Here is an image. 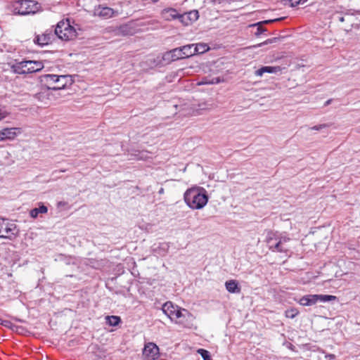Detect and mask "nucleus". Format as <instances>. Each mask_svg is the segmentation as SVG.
Masks as SVG:
<instances>
[{"label": "nucleus", "mask_w": 360, "mask_h": 360, "mask_svg": "<svg viewBox=\"0 0 360 360\" xmlns=\"http://www.w3.org/2000/svg\"><path fill=\"white\" fill-rule=\"evenodd\" d=\"M209 46L205 44H198L194 47L193 46V50L194 51V55L196 53H203L209 50Z\"/></svg>", "instance_id": "obj_23"}, {"label": "nucleus", "mask_w": 360, "mask_h": 360, "mask_svg": "<svg viewBox=\"0 0 360 360\" xmlns=\"http://www.w3.org/2000/svg\"><path fill=\"white\" fill-rule=\"evenodd\" d=\"M277 240H278V237H277L276 232H274V231H271V230L267 231V234H266L265 242L268 245L269 249H270V245H273L274 244L273 243V241L274 240L276 241Z\"/></svg>", "instance_id": "obj_20"}, {"label": "nucleus", "mask_w": 360, "mask_h": 360, "mask_svg": "<svg viewBox=\"0 0 360 360\" xmlns=\"http://www.w3.org/2000/svg\"><path fill=\"white\" fill-rule=\"evenodd\" d=\"M53 37V34H52V31L46 30L43 34L36 36V37L34 39V41L37 44L43 46L45 45H48L49 43H51Z\"/></svg>", "instance_id": "obj_14"}, {"label": "nucleus", "mask_w": 360, "mask_h": 360, "mask_svg": "<svg viewBox=\"0 0 360 360\" xmlns=\"http://www.w3.org/2000/svg\"><path fill=\"white\" fill-rule=\"evenodd\" d=\"M162 311L166 314L172 321L175 319L176 317H179L182 309L176 305H174L171 302H165L162 307Z\"/></svg>", "instance_id": "obj_10"}, {"label": "nucleus", "mask_w": 360, "mask_h": 360, "mask_svg": "<svg viewBox=\"0 0 360 360\" xmlns=\"http://www.w3.org/2000/svg\"><path fill=\"white\" fill-rule=\"evenodd\" d=\"M299 304L303 306H310L317 302V295H304L299 300Z\"/></svg>", "instance_id": "obj_17"}, {"label": "nucleus", "mask_w": 360, "mask_h": 360, "mask_svg": "<svg viewBox=\"0 0 360 360\" xmlns=\"http://www.w3.org/2000/svg\"><path fill=\"white\" fill-rule=\"evenodd\" d=\"M198 18V11L193 10L184 14H179V20L184 26H188L195 22Z\"/></svg>", "instance_id": "obj_11"}, {"label": "nucleus", "mask_w": 360, "mask_h": 360, "mask_svg": "<svg viewBox=\"0 0 360 360\" xmlns=\"http://www.w3.org/2000/svg\"><path fill=\"white\" fill-rule=\"evenodd\" d=\"M330 125L328 124H319V125H316V126H314L311 128V129L312 130H316V131H319V130H321L322 129H324V128H326V127H328Z\"/></svg>", "instance_id": "obj_30"}, {"label": "nucleus", "mask_w": 360, "mask_h": 360, "mask_svg": "<svg viewBox=\"0 0 360 360\" xmlns=\"http://www.w3.org/2000/svg\"><path fill=\"white\" fill-rule=\"evenodd\" d=\"M299 314V311L296 308H290L285 311V316L289 319L295 318Z\"/></svg>", "instance_id": "obj_27"}, {"label": "nucleus", "mask_w": 360, "mask_h": 360, "mask_svg": "<svg viewBox=\"0 0 360 360\" xmlns=\"http://www.w3.org/2000/svg\"><path fill=\"white\" fill-rule=\"evenodd\" d=\"M281 19H274L271 20H264L263 22H257L256 24L252 25V26H257V31L255 33L256 36L260 35L262 33H263L265 31V29L262 26V24H267L272 22H276L278 20H280Z\"/></svg>", "instance_id": "obj_19"}, {"label": "nucleus", "mask_w": 360, "mask_h": 360, "mask_svg": "<svg viewBox=\"0 0 360 360\" xmlns=\"http://www.w3.org/2000/svg\"><path fill=\"white\" fill-rule=\"evenodd\" d=\"M269 250L272 252H285L287 251L286 249H284L282 247L281 240H279L278 242H276L273 245H270Z\"/></svg>", "instance_id": "obj_25"}, {"label": "nucleus", "mask_w": 360, "mask_h": 360, "mask_svg": "<svg viewBox=\"0 0 360 360\" xmlns=\"http://www.w3.org/2000/svg\"><path fill=\"white\" fill-rule=\"evenodd\" d=\"M335 300H337V297L334 295H317V301L320 300L321 302H329Z\"/></svg>", "instance_id": "obj_26"}, {"label": "nucleus", "mask_w": 360, "mask_h": 360, "mask_svg": "<svg viewBox=\"0 0 360 360\" xmlns=\"http://www.w3.org/2000/svg\"><path fill=\"white\" fill-rule=\"evenodd\" d=\"M42 81L49 89L59 90L67 86L69 79L66 75H45L42 77Z\"/></svg>", "instance_id": "obj_5"}, {"label": "nucleus", "mask_w": 360, "mask_h": 360, "mask_svg": "<svg viewBox=\"0 0 360 360\" xmlns=\"http://www.w3.org/2000/svg\"><path fill=\"white\" fill-rule=\"evenodd\" d=\"M16 226L14 224L4 221L0 224V238L13 239L17 236Z\"/></svg>", "instance_id": "obj_8"}, {"label": "nucleus", "mask_w": 360, "mask_h": 360, "mask_svg": "<svg viewBox=\"0 0 360 360\" xmlns=\"http://www.w3.org/2000/svg\"><path fill=\"white\" fill-rule=\"evenodd\" d=\"M170 53L173 60H179L191 57L194 55L193 44L174 49L170 51Z\"/></svg>", "instance_id": "obj_6"}, {"label": "nucleus", "mask_w": 360, "mask_h": 360, "mask_svg": "<svg viewBox=\"0 0 360 360\" xmlns=\"http://www.w3.org/2000/svg\"><path fill=\"white\" fill-rule=\"evenodd\" d=\"M44 64L39 60H23L12 65L13 72L19 75L32 74L41 70Z\"/></svg>", "instance_id": "obj_3"}, {"label": "nucleus", "mask_w": 360, "mask_h": 360, "mask_svg": "<svg viewBox=\"0 0 360 360\" xmlns=\"http://www.w3.org/2000/svg\"><path fill=\"white\" fill-rule=\"evenodd\" d=\"M326 358H327L330 360H333L335 359V355L333 354H328L326 355Z\"/></svg>", "instance_id": "obj_32"}, {"label": "nucleus", "mask_w": 360, "mask_h": 360, "mask_svg": "<svg viewBox=\"0 0 360 360\" xmlns=\"http://www.w3.org/2000/svg\"><path fill=\"white\" fill-rule=\"evenodd\" d=\"M197 352L200 354L204 360H212L210 352L204 349H198Z\"/></svg>", "instance_id": "obj_28"}, {"label": "nucleus", "mask_w": 360, "mask_h": 360, "mask_svg": "<svg viewBox=\"0 0 360 360\" xmlns=\"http://www.w3.org/2000/svg\"><path fill=\"white\" fill-rule=\"evenodd\" d=\"M290 6L294 7L300 4H304L307 1V0H288Z\"/></svg>", "instance_id": "obj_29"}, {"label": "nucleus", "mask_w": 360, "mask_h": 360, "mask_svg": "<svg viewBox=\"0 0 360 360\" xmlns=\"http://www.w3.org/2000/svg\"><path fill=\"white\" fill-rule=\"evenodd\" d=\"M158 1H159V0H152V1H153V3H156V2H158Z\"/></svg>", "instance_id": "obj_36"}, {"label": "nucleus", "mask_w": 360, "mask_h": 360, "mask_svg": "<svg viewBox=\"0 0 360 360\" xmlns=\"http://www.w3.org/2000/svg\"><path fill=\"white\" fill-rule=\"evenodd\" d=\"M340 21L343 22V21H344V18H343V17H341V18H340Z\"/></svg>", "instance_id": "obj_35"}, {"label": "nucleus", "mask_w": 360, "mask_h": 360, "mask_svg": "<svg viewBox=\"0 0 360 360\" xmlns=\"http://www.w3.org/2000/svg\"><path fill=\"white\" fill-rule=\"evenodd\" d=\"M48 212V208L44 205H41L37 208L32 209L30 211V216L32 218H37L39 215V214H45Z\"/></svg>", "instance_id": "obj_21"}, {"label": "nucleus", "mask_w": 360, "mask_h": 360, "mask_svg": "<svg viewBox=\"0 0 360 360\" xmlns=\"http://www.w3.org/2000/svg\"><path fill=\"white\" fill-rule=\"evenodd\" d=\"M223 82V79H221L219 77L212 78V79H208L207 77L202 78L200 82L198 83V85H204V84H219Z\"/></svg>", "instance_id": "obj_22"}, {"label": "nucleus", "mask_w": 360, "mask_h": 360, "mask_svg": "<svg viewBox=\"0 0 360 360\" xmlns=\"http://www.w3.org/2000/svg\"><path fill=\"white\" fill-rule=\"evenodd\" d=\"M55 34L62 40L70 41L76 38V29L70 24L68 19L58 22L55 29Z\"/></svg>", "instance_id": "obj_4"}, {"label": "nucleus", "mask_w": 360, "mask_h": 360, "mask_svg": "<svg viewBox=\"0 0 360 360\" xmlns=\"http://www.w3.org/2000/svg\"><path fill=\"white\" fill-rule=\"evenodd\" d=\"M281 68L280 66H264L256 70L255 75L261 77L264 73H277L281 72Z\"/></svg>", "instance_id": "obj_16"}, {"label": "nucleus", "mask_w": 360, "mask_h": 360, "mask_svg": "<svg viewBox=\"0 0 360 360\" xmlns=\"http://www.w3.org/2000/svg\"><path fill=\"white\" fill-rule=\"evenodd\" d=\"M331 101H332L331 99L328 100V101L325 103V105H329V104L331 103Z\"/></svg>", "instance_id": "obj_33"}, {"label": "nucleus", "mask_w": 360, "mask_h": 360, "mask_svg": "<svg viewBox=\"0 0 360 360\" xmlns=\"http://www.w3.org/2000/svg\"><path fill=\"white\" fill-rule=\"evenodd\" d=\"M186 204L193 210H200L208 202V195L205 188L192 187L186 191L184 195Z\"/></svg>", "instance_id": "obj_1"}, {"label": "nucleus", "mask_w": 360, "mask_h": 360, "mask_svg": "<svg viewBox=\"0 0 360 360\" xmlns=\"http://www.w3.org/2000/svg\"><path fill=\"white\" fill-rule=\"evenodd\" d=\"M94 16L99 17L103 19H109L117 14L112 8L107 6H98L94 11Z\"/></svg>", "instance_id": "obj_13"}, {"label": "nucleus", "mask_w": 360, "mask_h": 360, "mask_svg": "<svg viewBox=\"0 0 360 360\" xmlns=\"http://www.w3.org/2000/svg\"><path fill=\"white\" fill-rule=\"evenodd\" d=\"M162 18L166 21H171L172 20L179 19V13L173 8H167L161 11L160 13Z\"/></svg>", "instance_id": "obj_15"}, {"label": "nucleus", "mask_w": 360, "mask_h": 360, "mask_svg": "<svg viewBox=\"0 0 360 360\" xmlns=\"http://www.w3.org/2000/svg\"><path fill=\"white\" fill-rule=\"evenodd\" d=\"M7 115H8V113L6 111L0 109V121L1 120H3L4 118H5Z\"/></svg>", "instance_id": "obj_31"}, {"label": "nucleus", "mask_w": 360, "mask_h": 360, "mask_svg": "<svg viewBox=\"0 0 360 360\" xmlns=\"http://www.w3.org/2000/svg\"><path fill=\"white\" fill-rule=\"evenodd\" d=\"M40 8V4L33 0H17L11 4L12 11L21 15L34 14Z\"/></svg>", "instance_id": "obj_2"}, {"label": "nucleus", "mask_w": 360, "mask_h": 360, "mask_svg": "<svg viewBox=\"0 0 360 360\" xmlns=\"http://www.w3.org/2000/svg\"><path fill=\"white\" fill-rule=\"evenodd\" d=\"M107 323L111 326H116L121 322V319L117 316H108L106 317Z\"/></svg>", "instance_id": "obj_24"}, {"label": "nucleus", "mask_w": 360, "mask_h": 360, "mask_svg": "<svg viewBox=\"0 0 360 360\" xmlns=\"http://www.w3.org/2000/svg\"><path fill=\"white\" fill-rule=\"evenodd\" d=\"M226 289L231 293H239L240 292V287L236 280H229L225 283Z\"/></svg>", "instance_id": "obj_18"}, {"label": "nucleus", "mask_w": 360, "mask_h": 360, "mask_svg": "<svg viewBox=\"0 0 360 360\" xmlns=\"http://www.w3.org/2000/svg\"><path fill=\"white\" fill-rule=\"evenodd\" d=\"M175 323L184 328H191L193 326L194 316L186 309H182L179 317L175 318Z\"/></svg>", "instance_id": "obj_9"}, {"label": "nucleus", "mask_w": 360, "mask_h": 360, "mask_svg": "<svg viewBox=\"0 0 360 360\" xmlns=\"http://www.w3.org/2000/svg\"><path fill=\"white\" fill-rule=\"evenodd\" d=\"M271 42V40H266V41H264L263 44H267L268 43H270Z\"/></svg>", "instance_id": "obj_34"}, {"label": "nucleus", "mask_w": 360, "mask_h": 360, "mask_svg": "<svg viewBox=\"0 0 360 360\" xmlns=\"http://www.w3.org/2000/svg\"><path fill=\"white\" fill-rule=\"evenodd\" d=\"M20 133L21 129L18 127L4 128L0 130V142L13 140Z\"/></svg>", "instance_id": "obj_12"}, {"label": "nucleus", "mask_w": 360, "mask_h": 360, "mask_svg": "<svg viewBox=\"0 0 360 360\" xmlns=\"http://www.w3.org/2000/svg\"><path fill=\"white\" fill-rule=\"evenodd\" d=\"M159 355V347L155 343L148 342L145 345L142 354L143 360H156Z\"/></svg>", "instance_id": "obj_7"}]
</instances>
